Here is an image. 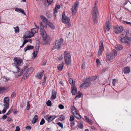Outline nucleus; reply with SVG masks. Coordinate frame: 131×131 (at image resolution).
Here are the masks:
<instances>
[{"instance_id":"nucleus-1","label":"nucleus","mask_w":131,"mask_h":131,"mask_svg":"<svg viewBox=\"0 0 131 131\" xmlns=\"http://www.w3.org/2000/svg\"><path fill=\"white\" fill-rule=\"evenodd\" d=\"M40 28V34L41 35L42 39L44 41L43 44L45 45L48 44L50 42V41L48 38H47V34L45 30L43 29V26L41 22L39 23Z\"/></svg>"},{"instance_id":"nucleus-2","label":"nucleus","mask_w":131,"mask_h":131,"mask_svg":"<svg viewBox=\"0 0 131 131\" xmlns=\"http://www.w3.org/2000/svg\"><path fill=\"white\" fill-rule=\"evenodd\" d=\"M14 60L15 63L14 66L15 69L16 70V71L13 72L14 73H17L19 72L20 70L19 66H21L23 64V60L20 58L18 57H15L14 59Z\"/></svg>"},{"instance_id":"nucleus-3","label":"nucleus","mask_w":131,"mask_h":131,"mask_svg":"<svg viewBox=\"0 0 131 131\" xmlns=\"http://www.w3.org/2000/svg\"><path fill=\"white\" fill-rule=\"evenodd\" d=\"M92 14L93 22L95 24H96L98 19L97 16L99 14V11L98 8L96 6H94L93 7Z\"/></svg>"},{"instance_id":"nucleus-4","label":"nucleus","mask_w":131,"mask_h":131,"mask_svg":"<svg viewBox=\"0 0 131 131\" xmlns=\"http://www.w3.org/2000/svg\"><path fill=\"white\" fill-rule=\"evenodd\" d=\"M64 12L63 13L62 15V21L66 24V28H69L71 27V24L69 23L70 19L68 17L66 16Z\"/></svg>"},{"instance_id":"nucleus-5","label":"nucleus","mask_w":131,"mask_h":131,"mask_svg":"<svg viewBox=\"0 0 131 131\" xmlns=\"http://www.w3.org/2000/svg\"><path fill=\"white\" fill-rule=\"evenodd\" d=\"M64 57L66 63L68 65L70 64L71 62V57L70 53L65 51L64 53Z\"/></svg>"},{"instance_id":"nucleus-6","label":"nucleus","mask_w":131,"mask_h":131,"mask_svg":"<svg viewBox=\"0 0 131 131\" xmlns=\"http://www.w3.org/2000/svg\"><path fill=\"white\" fill-rule=\"evenodd\" d=\"M121 41L123 43H125L127 46H129L130 45V38L128 37H125L122 38L121 40Z\"/></svg>"},{"instance_id":"nucleus-7","label":"nucleus","mask_w":131,"mask_h":131,"mask_svg":"<svg viewBox=\"0 0 131 131\" xmlns=\"http://www.w3.org/2000/svg\"><path fill=\"white\" fill-rule=\"evenodd\" d=\"M117 54L116 51L115 50H114L111 53L107 55V61L113 59L117 56Z\"/></svg>"},{"instance_id":"nucleus-8","label":"nucleus","mask_w":131,"mask_h":131,"mask_svg":"<svg viewBox=\"0 0 131 131\" xmlns=\"http://www.w3.org/2000/svg\"><path fill=\"white\" fill-rule=\"evenodd\" d=\"M33 68L32 67H30L28 68L26 72V73L24 75L23 78L26 79L27 77L29 76V74L33 72Z\"/></svg>"},{"instance_id":"nucleus-9","label":"nucleus","mask_w":131,"mask_h":131,"mask_svg":"<svg viewBox=\"0 0 131 131\" xmlns=\"http://www.w3.org/2000/svg\"><path fill=\"white\" fill-rule=\"evenodd\" d=\"M79 5V3L78 2H76L74 3V4L71 9V10L73 13H74L77 11V8L78 7Z\"/></svg>"},{"instance_id":"nucleus-10","label":"nucleus","mask_w":131,"mask_h":131,"mask_svg":"<svg viewBox=\"0 0 131 131\" xmlns=\"http://www.w3.org/2000/svg\"><path fill=\"white\" fill-rule=\"evenodd\" d=\"M123 28L122 26H117L114 28V31L116 33L118 34L121 33L123 30Z\"/></svg>"},{"instance_id":"nucleus-11","label":"nucleus","mask_w":131,"mask_h":131,"mask_svg":"<svg viewBox=\"0 0 131 131\" xmlns=\"http://www.w3.org/2000/svg\"><path fill=\"white\" fill-rule=\"evenodd\" d=\"M101 45H100L99 47V49L98 50L97 54L99 56H100L102 54V52L104 50L103 42L102 41H101Z\"/></svg>"},{"instance_id":"nucleus-12","label":"nucleus","mask_w":131,"mask_h":131,"mask_svg":"<svg viewBox=\"0 0 131 131\" xmlns=\"http://www.w3.org/2000/svg\"><path fill=\"white\" fill-rule=\"evenodd\" d=\"M34 36L32 32L31 31H26L25 33L24 38H30Z\"/></svg>"},{"instance_id":"nucleus-13","label":"nucleus","mask_w":131,"mask_h":131,"mask_svg":"<svg viewBox=\"0 0 131 131\" xmlns=\"http://www.w3.org/2000/svg\"><path fill=\"white\" fill-rule=\"evenodd\" d=\"M4 102L5 103L4 105V106H6L8 105L9 106V99L8 97H5L4 99Z\"/></svg>"},{"instance_id":"nucleus-14","label":"nucleus","mask_w":131,"mask_h":131,"mask_svg":"<svg viewBox=\"0 0 131 131\" xmlns=\"http://www.w3.org/2000/svg\"><path fill=\"white\" fill-rule=\"evenodd\" d=\"M73 85V86L71 87L72 88L71 92L73 95H75L77 93V89L75 87V85Z\"/></svg>"},{"instance_id":"nucleus-15","label":"nucleus","mask_w":131,"mask_h":131,"mask_svg":"<svg viewBox=\"0 0 131 131\" xmlns=\"http://www.w3.org/2000/svg\"><path fill=\"white\" fill-rule=\"evenodd\" d=\"M44 71H43L42 72L38 73L36 75V78L38 79H41L44 73Z\"/></svg>"},{"instance_id":"nucleus-16","label":"nucleus","mask_w":131,"mask_h":131,"mask_svg":"<svg viewBox=\"0 0 131 131\" xmlns=\"http://www.w3.org/2000/svg\"><path fill=\"white\" fill-rule=\"evenodd\" d=\"M90 82L84 83L80 85V88H81L83 87H87L90 85Z\"/></svg>"},{"instance_id":"nucleus-17","label":"nucleus","mask_w":131,"mask_h":131,"mask_svg":"<svg viewBox=\"0 0 131 131\" xmlns=\"http://www.w3.org/2000/svg\"><path fill=\"white\" fill-rule=\"evenodd\" d=\"M56 97V92L55 90H52V96L51 98L53 99H55Z\"/></svg>"},{"instance_id":"nucleus-18","label":"nucleus","mask_w":131,"mask_h":131,"mask_svg":"<svg viewBox=\"0 0 131 131\" xmlns=\"http://www.w3.org/2000/svg\"><path fill=\"white\" fill-rule=\"evenodd\" d=\"M34 48V47L32 46H31L30 45H27L26 47L24 49V51L26 52L28 50H30L31 49H33Z\"/></svg>"},{"instance_id":"nucleus-19","label":"nucleus","mask_w":131,"mask_h":131,"mask_svg":"<svg viewBox=\"0 0 131 131\" xmlns=\"http://www.w3.org/2000/svg\"><path fill=\"white\" fill-rule=\"evenodd\" d=\"M130 72V68L128 67H127L125 68L124 70V73L128 74Z\"/></svg>"},{"instance_id":"nucleus-20","label":"nucleus","mask_w":131,"mask_h":131,"mask_svg":"<svg viewBox=\"0 0 131 131\" xmlns=\"http://www.w3.org/2000/svg\"><path fill=\"white\" fill-rule=\"evenodd\" d=\"M63 40L62 38H60L59 40L56 41L55 43H56V44L58 45L61 46V45L63 43Z\"/></svg>"},{"instance_id":"nucleus-21","label":"nucleus","mask_w":131,"mask_h":131,"mask_svg":"<svg viewBox=\"0 0 131 131\" xmlns=\"http://www.w3.org/2000/svg\"><path fill=\"white\" fill-rule=\"evenodd\" d=\"M64 62H63L62 63L60 64L58 66V69L59 71H61L63 68V67L64 66Z\"/></svg>"},{"instance_id":"nucleus-22","label":"nucleus","mask_w":131,"mask_h":131,"mask_svg":"<svg viewBox=\"0 0 131 131\" xmlns=\"http://www.w3.org/2000/svg\"><path fill=\"white\" fill-rule=\"evenodd\" d=\"M38 116L37 115H35L34 118L32 120V124H34L38 120Z\"/></svg>"},{"instance_id":"nucleus-23","label":"nucleus","mask_w":131,"mask_h":131,"mask_svg":"<svg viewBox=\"0 0 131 131\" xmlns=\"http://www.w3.org/2000/svg\"><path fill=\"white\" fill-rule=\"evenodd\" d=\"M54 45L52 48V49H60L61 46L58 45V44H56V43H55V44H53Z\"/></svg>"},{"instance_id":"nucleus-24","label":"nucleus","mask_w":131,"mask_h":131,"mask_svg":"<svg viewBox=\"0 0 131 131\" xmlns=\"http://www.w3.org/2000/svg\"><path fill=\"white\" fill-rule=\"evenodd\" d=\"M15 11L19 13H21L25 15H26V14L24 12L23 10L21 9V8H16L15 10Z\"/></svg>"},{"instance_id":"nucleus-25","label":"nucleus","mask_w":131,"mask_h":131,"mask_svg":"<svg viewBox=\"0 0 131 131\" xmlns=\"http://www.w3.org/2000/svg\"><path fill=\"white\" fill-rule=\"evenodd\" d=\"M51 117V116L46 115L45 116V119L48 122H50L52 121Z\"/></svg>"},{"instance_id":"nucleus-26","label":"nucleus","mask_w":131,"mask_h":131,"mask_svg":"<svg viewBox=\"0 0 131 131\" xmlns=\"http://www.w3.org/2000/svg\"><path fill=\"white\" fill-rule=\"evenodd\" d=\"M38 28H34L31 29V31L32 32L33 35L38 32Z\"/></svg>"},{"instance_id":"nucleus-27","label":"nucleus","mask_w":131,"mask_h":131,"mask_svg":"<svg viewBox=\"0 0 131 131\" xmlns=\"http://www.w3.org/2000/svg\"><path fill=\"white\" fill-rule=\"evenodd\" d=\"M69 83L70 84H72L71 87L73 86V85H75V81H73V80L71 78H70L69 80Z\"/></svg>"},{"instance_id":"nucleus-28","label":"nucleus","mask_w":131,"mask_h":131,"mask_svg":"<svg viewBox=\"0 0 131 131\" xmlns=\"http://www.w3.org/2000/svg\"><path fill=\"white\" fill-rule=\"evenodd\" d=\"M4 106L5 107H4L2 111V113L3 114H4L6 112L7 109H8L9 107L8 106V105Z\"/></svg>"},{"instance_id":"nucleus-29","label":"nucleus","mask_w":131,"mask_h":131,"mask_svg":"<svg viewBox=\"0 0 131 131\" xmlns=\"http://www.w3.org/2000/svg\"><path fill=\"white\" fill-rule=\"evenodd\" d=\"M91 81H92L90 78L86 79L84 80L83 81V82L84 83L90 82Z\"/></svg>"},{"instance_id":"nucleus-30","label":"nucleus","mask_w":131,"mask_h":131,"mask_svg":"<svg viewBox=\"0 0 131 131\" xmlns=\"http://www.w3.org/2000/svg\"><path fill=\"white\" fill-rule=\"evenodd\" d=\"M76 113L74 114V116L78 119H80L81 118V116L78 113Z\"/></svg>"},{"instance_id":"nucleus-31","label":"nucleus","mask_w":131,"mask_h":131,"mask_svg":"<svg viewBox=\"0 0 131 131\" xmlns=\"http://www.w3.org/2000/svg\"><path fill=\"white\" fill-rule=\"evenodd\" d=\"M48 25L49 27L52 29H53L55 28V26L52 23L49 22Z\"/></svg>"},{"instance_id":"nucleus-32","label":"nucleus","mask_w":131,"mask_h":131,"mask_svg":"<svg viewBox=\"0 0 131 131\" xmlns=\"http://www.w3.org/2000/svg\"><path fill=\"white\" fill-rule=\"evenodd\" d=\"M111 28V25L109 21H107V31L109 30Z\"/></svg>"},{"instance_id":"nucleus-33","label":"nucleus","mask_w":131,"mask_h":131,"mask_svg":"<svg viewBox=\"0 0 131 131\" xmlns=\"http://www.w3.org/2000/svg\"><path fill=\"white\" fill-rule=\"evenodd\" d=\"M14 28L15 29V32L16 33H18L19 32V28L18 26H17L16 27H14Z\"/></svg>"},{"instance_id":"nucleus-34","label":"nucleus","mask_w":131,"mask_h":131,"mask_svg":"<svg viewBox=\"0 0 131 131\" xmlns=\"http://www.w3.org/2000/svg\"><path fill=\"white\" fill-rule=\"evenodd\" d=\"M39 44H37L35 47L36 52H38L39 49Z\"/></svg>"},{"instance_id":"nucleus-35","label":"nucleus","mask_w":131,"mask_h":131,"mask_svg":"<svg viewBox=\"0 0 131 131\" xmlns=\"http://www.w3.org/2000/svg\"><path fill=\"white\" fill-rule=\"evenodd\" d=\"M40 17L41 19L44 21H48L46 18L42 15H41L40 16Z\"/></svg>"},{"instance_id":"nucleus-36","label":"nucleus","mask_w":131,"mask_h":131,"mask_svg":"<svg viewBox=\"0 0 131 131\" xmlns=\"http://www.w3.org/2000/svg\"><path fill=\"white\" fill-rule=\"evenodd\" d=\"M96 62L97 63V66L99 67L101 64L100 61L99 59H97L96 60Z\"/></svg>"},{"instance_id":"nucleus-37","label":"nucleus","mask_w":131,"mask_h":131,"mask_svg":"<svg viewBox=\"0 0 131 131\" xmlns=\"http://www.w3.org/2000/svg\"><path fill=\"white\" fill-rule=\"evenodd\" d=\"M46 16L47 17L49 18H51V15L49 12H47L46 13Z\"/></svg>"},{"instance_id":"nucleus-38","label":"nucleus","mask_w":131,"mask_h":131,"mask_svg":"<svg viewBox=\"0 0 131 131\" xmlns=\"http://www.w3.org/2000/svg\"><path fill=\"white\" fill-rule=\"evenodd\" d=\"M119 50H122L123 48L122 46L120 45H117V47H116Z\"/></svg>"},{"instance_id":"nucleus-39","label":"nucleus","mask_w":131,"mask_h":131,"mask_svg":"<svg viewBox=\"0 0 131 131\" xmlns=\"http://www.w3.org/2000/svg\"><path fill=\"white\" fill-rule=\"evenodd\" d=\"M81 92H79L78 95H77L75 97V99H76L77 97L79 98H80L81 96Z\"/></svg>"},{"instance_id":"nucleus-40","label":"nucleus","mask_w":131,"mask_h":131,"mask_svg":"<svg viewBox=\"0 0 131 131\" xmlns=\"http://www.w3.org/2000/svg\"><path fill=\"white\" fill-rule=\"evenodd\" d=\"M65 119L64 117L62 115H61L60 116V117L59 118V119L60 121H62L64 120Z\"/></svg>"},{"instance_id":"nucleus-41","label":"nucleus","mask_w":131,"mask_h":131,"mask_svg":"<svg viewBox=\"0 0 131 131\" xmlns=\"http://www.w3.org/2000/svg\"><path fill=\"white\" fill-rule=\"evenodd\" d=\"M6 90V89L4 87H0V93L2 92L3 91Z\"/></svg>"},{"instance_id":"nucleus-42","label":"nucleus","mask_w":131,"mask_h":131,"mask_svg":"<svg viewBox=\"0 0 131 131\" xmlns=\"http://www.w3.org/2000/svg\"><path fill=\"white\" fill-rule=\"evenodd\" d=\"M123 33L126 36L129 34V31L128 30H126L125 31H124L123 32Z\"/></svg>"},{"instance_id":"nucleus-43","label":"nucleus","mask_w":131,"mask_h":131,"mask_svg":"<svg viewBox=\"0 0 131 131\" xmlns=\"http://www.w3.org/2000/svg\"><path fill=\"white\" fill-rule=\"evenodd\" d=\"M45 122V121L44 119L43 118H42L40 123V125H42L44 124Z\"/></svg>"},{"instance_id":"nucleus-44","label":"nucleus","mask_w":131,"mask_h":131,"mask_svg":"<svg viewBox=\"0 0 131 131\" xmlns=\"http://www.w3.org/2000/svg\"><path fill=\"white\" fill-rule=\"evenodd\" d=\"M51 102L50 100L46 102L47 105L48 106H50L51 105Z\"/></svg>"},{"instance_id":"nucleus-45","label":"nucleus","mask_w":131,"mask_h":131,"mask_svg":"<svg viewBox=\"0 0 131 131\" xmlns=\"http://www.w3.org/2000/svg\"><path fill=\"white\" fill-rule=\"evenodd\" d=\"M16 96V94L14 92H13L12 93L11 95V98H14Z\"/></svg>"},{"instance_id":"nucleus-46","label":"nucleus","mask_w":131,"mask_h":131,"mask_svg":"<svg viewBox=\"0 0 131 131\" xmlns=\"http://www.w3.org/2000/svg\"><path fill=\"white\" fill-rule=\"evenodd\" d=\"M57 124L59 126L61 127L62 128H63V125L60 122H58L57 123Z\"/></svg>"},{"instance_id":"nucleus-47","label":"nucleus","mask_w":131,"mask_h":131,"mask_svg":"<svg viewBox=\"0 0 131 131\" xmlns=\"http://www.w3.org/2000/svg\"><path fill=\"white\" fill-rule=\"evenodd\" d=\"M97 78V76H94L92 77L91 78H90L91 79V80L92 81L93 80H95Z\"/></svg>"},{"instance_id":"nucleus-48","label":"nucleus","mask_w":131,"mask_h":131,"mask_svg":"<svg viewBox=\"0 0 131 131\" xmlns=\"http://www.w3.org/2000/svg\"><path fill=\"white\" fill-rule=\"evenodd\" d=\"M36 51H34L32 53V54H33L34 58H35L36 57V56L37 55V53L36 52Z\"/></svg>"},{"instance_id":"nucleus-49","label":"nucleus","mask_w":131,"mask_h":131,"mask_svg":"<svg viewBox=\"0 0 131 131\" xmlns=\"http://www.w3.org/2000/svg\"><path fill=\"white\" fill-rule=\"evenodd\" d=\"M84 117L85 118V120L86 122H88L90 119L86 116H84Z\"/></svg>"},{"instance_id":"nucleus-50","label":"nucleus","mask_w":131,"mask_h":131,"mask_svg":"<svg viewBox=\"0 0 131 131\" xmlns=\"http://www.w3.org/2000/svg\"><path fill=\"white\" fill-rule=\"evenodd\" d=\"M83 125L82 123H80V124L79 125L78 127H79L81 129H82L83 128Z\"/></svg>"},{"instance_id":"nucleus-51","label":"nucleus","mask_w":131,"mask_h":131,"mask_svg":"<svg viewBox=\"0 0 131 131\" xmlns=\"http://www.w3.org/2000/svg\"><path fill=\"white\" fill-rule=\"evenodd\" d=\"M51 4L47 2V1H46L45 2L44 5L46 6H47L49 5V4Z\"/></svg>"},{"instance_id":"nucleus-52","label":"nucleus","mask_w":131,"mask_h":131,"mask_svg":"<svg viewBox=\"0 0 131 131\" xmlns=\"http://www.w3.org/2000/svg\"><path fill=\"white\" fill-rule=\"evenodd\" d=\"M74 118L73 116H71L70 118V121L72 122L73 121L74 119Z\"/></svg>"},{"instance_id":"nucleus-53","label":"nucleus","mask_w":131,"mask_h":131,"mask_svg":"<svg viewBox=\"0 0 131 131\" xmlns=\"http://www.w3.org/2000/svg\"><path fill=\"white\" fill-rule=\"evenodd\" d=\"M59 108L61 109H62L64 108V106L62 104H60L59 106Z\"/></svg>"},{"instance_id":"nucleus-54","label":"nucleus","mask_w":131,"mask_h":131,"mask_svg":"<svg viewBox=\"0 0 131 131\" xmlns=\"http://www.w3.org/2000/svg\"><path fill=\"white\" fill-rule=\"evenodd\" d=\"M30 107V105L29 104V102H28V104L27 106L26 109L27 110H28Z\"/></svg>"},{"instance_id":"nucleus-55","label":"nucleus","mask_w":131,"mask_h":131,"mask_svg":"<svg viewBox=\"0 0 131 131\" xmlns=\"http://www.w3.org/2000/svg\"><path fill=\"white\" fill-rule=\"evenodd\" d=\"M72 113L74 115V114H76V113H77V111L75 109L74 110H72Z\"/></svg>"},{"instance_id":"nucleus-56","label":"nucleus","mask_w":131,"mask_h":131,"mask_svg":"<svg viewBox=\"0 0 131 131\" xmlns=\"http://www.w3.org/2000/svg\"><path fill=\"white\" fill-rule=\"evenodd\" d=\"M31 128V127L30 126H28L26 127V129L29 130H30Z\"/></svg>"},{"instance_id":"nucleus-57","label":"nucleus","mask_w":131,"mask_h":131,"mask_svg":"<svg viewBox=\"0 0 131 131\" xmlns=\"http://www.w3.org/2000/svg\"><path fill=\"white\" fill-rule=\"evenodd\" d=\"M51 116V118L52 119V121L56 117V116L55 115H52Z\"/></svg>"},{"instance_id":"nucleus-58","label":"nucleus","mask_w":131,"mask_h":131,"mask_svg":"<svg viewBox=\"0 0 131 131\" xmlns=\"http://www.w3.org/2000/svg\"><path fill=\"white\" fill-rule=\"evenodd\" d=\"M58 9L57 8H56V7L55 8L54 10V13H57L58 12Z\"/></svg>"},{"instance_id":"nucleus-59","label":"nucleus","mask_w":131,"mask_h":131,"mask_svg":"<svg viewBox=\"0 0 131 131\" xmlns=\"http://www.w3.org/2000/svg\"><path fill=\"white\" fill-rule=\"evenodd\" d=\"M11 112V109H10L6 113V115H8Z\"/></svg>"},{"instance_id":"nucleus-60","label":"nucleus","mask_w":131,"mask_h":131,"mask_svg":"<svg viewBox=\"0 0 131 131\" xmlns=\"http://www.w3.org/2000/svg\"><path fill=\"white\" fill-rule=\"evenodd\" d=\"M20 130V129L19 127V126H17L16 127V128L15 131H19Z\"/></svg>"},{"instance_id":"nucleus-61","label":"nucleus","mask_w":131,"mask_h":131,"mask_svg":"<svg viewBox=\"0 0 131 131\" xmlns=\"http://www.w3.org/2000/svg\"><path fill=\"white\" fill-rule=\"evenodd\" d=\"M88 122L91 125H92L93 123L92 120L91 119Z\"/></svg>"},{"instance_id":"nucleus-62","label":"nucleus","mask_w":131,"mask_h":131,"mask_svg":"<svg viewBox=\"0 0 131 131\" xmlns=\"http://www.w3.org/2000/svg\"><path fill=\"white\" fill-rule=\"evenodd\" d=\"M7 116L6 115H4L2 117V119H5L6 118Z\"/></svg>"},{"instance_id":"nucleus-63","label":"nucleus","mask_w":131,"mask_h":131,"mask_svg":"<svg viewBox=\"0 0 131 131\" xmlns=\"http://www.w3.org/2000/svg\"><path fill=\"white\" fill-rule=\"evenodd\" d=\"M47 2L51 4L53 2V0H47Z\"/></svg>"},{"instance_id":"nucleus-64","label":"nucleus","mask_w":131,"mask_h":131,"mask_svg":"<svg viewBox=\"0 0 131 131\" xmlns=\"http://www.w3.org/2000/svg\"><path fill=\"white\" fill-rule=\"evenodd\" d=\"M17 112L18 111L16 110H14V111L13 113L14 114H16L17 113Z\"/></svg>"}]
</instances>
